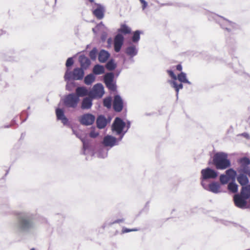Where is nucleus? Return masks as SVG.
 Wrapping results in <instances>:
<instances>
[{
    "mask_svg": "<svg viewBox=\"0 0 250 250\" xmlns=\"http://www.w3.org/2000/svg\"><path fill=\"white\" fill-rule=\"evenodd\" d=\"M17 222L14 225V229L18 233H29L34 230L35 224L34 214L27 211H17L15 213Z\"/></svg>",
    "mask_w": 250,
    "mask_h": 250,
    "instance_id": "1",
    "label": "nucleus"
},
{
    "mask_svg": "<svg viewBox=\"0 0 250 250\" xmlns=\"http://www.w3.org/2000/svg\"><path fill=\"white\" fill-rule=\"evenodd\" d=\"M213 163L217 169H225L229 167L230 161L228 159V154L225 152L216 153L213 157Z\"/></svg>",
    "mask_w": 250,
    "mask_h": 250,
    "instance_id": "2",
    "label": "nucleus"
},
{
    "mask_svg": "<svg viewBox=\"0 0 250 250\" xmlns=\"http://www.w3.org/2000/svg\"><path fill=\"white\" fill-rule=\"evenodd\" d=\"M209 20H214L218 22L223 29L229 32H232L237 28V25L223 17H221L214 13H211L208 18Z\"/></svg>",
    "mask_w": 250,
    "mask_h": 250,
    "instance_id": "3",
    "label": "nucleus"
},
{
    "mask_svg": "<svg viewBox=\"0 0 250 250\" xmlns=\"http://www.w3.org/2000/svg\"><path fill=\"white\" fill-rule=\"evenodd\" d=\"M125 128V122L120 117H116L112 123L111 130L116 135L119 136V140H122L127 132Z\"/></svg>",
    "mask_w": 250,
    "mask_h": 250,
    "instance_id": "4",
    "label": "nucleus"
},
{
    "mask_svg": "<svg viewBox=\"0 0 250 250\" xmlns=\"http://www.w3.org/2000/svg\"><path fill=\"white\" fill-rule=\"evenodd\" d=\"M218 176V172L209 167L202 169L201 171V185L207 184L209 180H214Z\"/></svg>",
    "mask_w": 250,
    "mask_h": 250,
    "instance_id": "5",
    "label": "nucleus"
},
{
    "mask_svg": "<svg viewBox=\"0 0 250 250\" xmlns=\"http://www.w3.org/2000/svg\"><path fill=\"white\" fill-rule=\"evenodd\" d=\"M79 101L80 99L74 93L65 95L62 99L63 105L67 108H76Z\"/></svg>",
    "mask_w": 250,
    "mask_h": 250,
    "instance_id": "6",
    "label": "nucleus"
},
{
    "mask_svg": "<svg viewBox=\"0 0 250 250\" xmlns=\"http://www.w3.org/2000/svg\"><path fill=\"white\" fill-rule=\"evenodd\" d=\"M84 71L82 68H76L72 72L67 69L65 73L64 79L65 81L70 80H81L83 78Z\"/></svg>",
    "mask_w": 250,
    "mask_h": 250,
    "instance_id": "7",
    "label": "nucleus"
},
{
    "mask_svg": "<svg viewBox=\"0 0 250 250\" xmlns=\"http://www.w3.org/2000/svg\"><path fill=\"white\" fill-rule=\"evenodd\" d=\"M104 82L109 90L115 91L117 90L116 82L114 80V74L113 72L106 73L104 75Z\"/></svg>",
    "mask_w": 250,
    "mask_h": 250,
    "instance_id": "8",
    "label": "nucleus"
},
{
    "mask_svg": "<svg viewBox=\"0 0 250 250\" xmlns=\"http://www.w3.org/2000/svg\"><path fill=\"white\" fill-rule=\"evenodd\" d=\"M104 94V87L101 83H98L94 85L89 92V95L94 99L101 98Z\"/></svg>",
    "mask_w": 250,
    "mask_h": 250,
    "instance_id": "9",
    "label": "nucleus"
},
{
    "mask_svg": "<svg viewBox=\"0 0 250 250\" xmlns=\"http://www.w3.org/2000/svg\"><path fill=\"white\" fill-rule=\"evenodd\" d=\"M95 116L90 113L83 114L78 118V121L83 125L89 126L95 122Z\"/></svg>",
    "mask_w": 250,
    "mask_h": 250,
    "instance_id": "10",
    "label": "nucleus"
},
{
    "mask_svg": "<svg viewBox=\"0 0 250 250\" xmlns=\"http://www.w3.org/2000/svg\"><path fill=\"white\" fill-rule=\"evenodd\" d=\"M121 140H119V137L116 138L112 135H107L104 137L102 143L104 146L112 148L115 146H118L119 142Z\"/></svg>",
    "mask_w": 250,
    "mask_h": 250,
    "instance_id": "11",
    "label": "nucleus"
},
{
    "mask_svg": "<svg viewBox=\"0 0 250 250\" xmlns=\"http://www.w3.org/2000/svg\"><path fill=\"white\" fill-rule=\"evenodd\" d=\"M247 199H245L243 196L239 194H235L233 197V200L235 205L242 209H245L250 207V205L247 201Z\"/></svg>",
    "mask_w": 250,
    "mask_h": 250,
    "instance_id": "12",
    "label": "nucleus"
},
{
    "mask_svg": "<svg viewBox=\"0 0 250 250\" xmlns=\"http://www.w3.org/2000/svg\"><path fill=\"white\" fill-rule=\"evenodd\" d=\"M202 186L204 189L213 193L217 194L221 192V186L218 182H212L209 184L203 183Z\"/></svg>",
    "mask_w": 250,
    "mask_h": 250,
    "instance_id": "13",
    "label": "nucleus"
},
{
    "mask_svg": "<svg viewBox=\"0 0 250 250\" xmlns=\"http://www.w3.org/2000/svg\"><path fill=\"white\" fill-rule=\"evenodd\" d=\"M124 107V101L119 95H116L113 101V108L116 112H121Z\"/></svg>",
    "mask_w": 250,
    "mask_h": 250,
    "instance_id": "14",
    "label": "nucleus"
},
{
    "mask_svg": "<svg viewBox=\"0 0 250 250\" xmlns=\"http://www.w3.org/2000/svg\"><path fill=\"white\" fill-rule=\"evenodd\" d=\"M110 118L107 119L104 115H100L97 117L96 121L97 127L100 129H104L110 122Z\"/></svg>",
    "mask_w": 250,
    "mask_h": 250,
    "instance_id": "15",
    "label": "nucleus"
},
{
    "mask_svg": "<svg viewBox=\"0 0 250 250\" xmlns=\"http://www.w3.org/2000/svg\"><path fill=\"white\" fill-rule=\"evenodd\" d=\"M94 5L97 7L93 11V14L98 20H102L104 17V13L105 11L104 7L101 4L94 3Z\"/></svg>",
    "mask_w": 250,
    "mask_h": 250,
    "instance_id": "16",
    "label": "nucleus"
},
{
    "mask_svg": "<svg viewBox=\"0 0 250 250\" xmlns=\"http://www.w3.org/2000/svg\"><path fill=\"white\" fill-rule=\"evenodd\" d=\"M93 98L90 95L84 97L81 102V108L83 110H89L91 109L93 105Z\"/></svg>",
    "mask_w": 250,
    "mask_h": 250,
    "instance_id": "17",
    "label": "nucleus"
},
{
    "mask_svg": "<svg viewBox=\"0 0 250 250\" xmlns=\"http://www.w3.org/2000/svg\"><path fill=\"white\" fill-rule=\"evenodd\" d=\"M124 38L123 36L120 33L116 35L114 38V47L116 52H119L123 45Z\"/></svg>",
    "mask_w": 250,
    "mask_h": 250,
    "instance_id": "18",
    "label": "nucleus"
},
{
    "mask_svg": "<svg viewBox=\"0 0 250 250\" xmlns=\"http://www.w3.org/2000/svg\"><path fill=\"white\" fill-rule=\"evenodd\" d=\"M56 114L57 120L61 121L63 125H66L68 123V120L64 115V111L60 108L56 109Z\"/></svg>",
    "mask_w": 250,
    "mask_h": 250,
    "instance_id": "19",
    "label": "nucleus"
},
{
    "mask_svg": "<svg viewBox=\"0 0 250 250\" xmlns=\"http://www.w3.org/2000/svg\"><path fill=\"white\" fill-rule=\"evenodd\" d=\"M90 90L84 86L77 87L75 90V95L80 99V97H87L89 95Z\"/></svg>",
    "mask_w": 250,
    "mask_h": 250,
    "instance_id": "20",
    "label": "nucleus"
},
{
    "mask_svg": "<svg viewBox=\"0 0 250 250\" xmlns=\"http://www.w3.org/2000/svg\"><path fill=\"white\" fill-rule=\"evenodd\" d=\"M79 61L83 69H86L91 63L90 60L83 55L79 56Z\"/></svg>",
    "mask_w": 250,
    "mask_h": 250,
    "instance_id": "21",
    "label": "nucleus"
},
{
    "mask_svg": "<svg viewBox=\"0 0 250 250\" xmlns=\"http://www.w3.org/2000/svg\"><path fill=\"white\" fill-rule=\"evenodd\" d=\"M125 52L130 57L133 58L137 54L138 49L135 45L131 44L126 48Z\"/></svg>",
    "mask_w": 250,
    "mask_h": 250,
    "instance_id": "22",
    "label": "nucleus"
},
{
    "mask_svg": "<svg viewBox=\"0 0 250 250\" xmlns=\"http://www.w3.org/2000/svg\"><path fill=\"white\" fill-rule=\"evenodd\" d=\"M110 57V54L104 49L100 50L98 54V60L100 62L104 63L106 62Z\"/></svg>",
    "mask_w": 250,
    "mask_h": 250,
    "instance_id": "23",
    "label": "nucleus"
},
{
    "mask_svg": "<svg viewBox=\"0 0 250 250\" xmlns=\"http://www.w3.org/2000/svg\"><path fill=\"white\" fill-rule=\"evenodd\" d=\"M237 181L243 187L247 186L249 183V179L246 174L243 173H240L238 176Z\"/></svg>",
    "mask_w": 250,
    "mask_h": 250,
    "instance_id": "24",
    "label": "nucleus"
},
{
    "mask_svg": "<svg viewBox=\"0 0 250 250\" xmlns=\"http://www.w3.org/2000/svg\"><path fill=\"white\" fill-rule=\"evenodd\" d=\"M240 195L243 196L245 199H248L250 197V185L242 187L240 193Z\"/></svg>",
    "mask_w": 250,
    "mask_h": 250,
    "instance_id": "25",
    "label": "nucleus"
},
{
    "mask_svg": "<svg viewBox=\"0 0 250 250\" xmlns=\"http://www.w3.org/2000/svg\"><path fill=\"white\" fill-rule=\"evenodd\" d=\"M92 72L95 75H101L104 73V68L100 64H96L93 68Z\"/></svg>",
    "mask_w": 250,
    "mask_h": 250,
    "instance_id": "26",
    "label": "nucleus"
},
{
    "mask_svg": "<svg viewBox=\"0 0 250 250\" xmlns=\"http://www.w3.org/2000/svg\"><path fill=\"white\" fill-rule=\"evenodd\" d=\"M83 143V152L82 153L83 155H86V151L90 150V144L88 140H86L85 138H83L81 140Z\"/></svg>",
    "mask_w": 250,
    "mask_h": 250,
    "instance_id": "27",
    "label": "nucleus"
},
{
    "mask_svg": "<svg viewBox=\"0 0 250 250\" xmlns=\"http://www.w3.org/2000/svg\"><path fill=\"white\" fill-rule=\"evenodd\" d=\"M178 80L179 82L187 83L190 84L191 83L187 79L186 74L184 72H181L177 76V81Z\"/></svg>",
    "mask_w": 250,
    "mask_h": 250,
    "instance_id": "28",
    "label": "nucleus"
},
{
    "mask_svg": "<svg viewBox=\"0 0 250 250\" xmlns=\"http://www.w3.org/2000/svg\"><path fill=\"white\" fill-rule=\"evenodd\" d=\"M226 175L232 181H235L237 173L235 170L232 168H229L226 171Z\"/></svg>",
    "mask_w": 250,
    "mask_h": 250,
    "instance_id": "29",
    "label": "nucleus"
},
{
    "mask_svg": "<svg viewBox=\"0 0 250 250\" xmlns=\"http://www.w3.org/2000/svg\"><path fill=\"white\" fill-rule=\"evenodd\" d=\"M95 77L93 74L90 73L86 75L84 79V83L86 85L91 84L95 81Z\"/></svg>",
    "mask_w": 250,
    "mask_h": 250,
    "instance_id": "30",
    "label": "nucleus"
},
{
    "mask_svg": "<svg viewBox=\"0 0 250 250\" xmlns=\"http://www.w3.org/2000/svg\"><path fill=\"white\" fill-rule=\"evenodd\" d=\"M108 149L105 148H100L99 149L97 156L99 158H105L107 156Z\"/></svg>",
    "mask_w": 250,
    "mask_h": 250,
    "instance_id": "31",
    "label": "nucleus"
},
{
    "mask_svg": "<svg viewBox=\"0 0 250 250\" xmlns=\"http://www.w3.org/2000/svg\"><path fill=\"white\" fill-rule=\"evenodd\" d=\"M118 32L125 34H129L131 32V29L125 24H122L121 27L118 29Z\"/></svg>",
    "mask_w": 250,
    "mask_h": 250,
    "instance_id": "32",
    "label": "nucleus"
},
{
    "mask_svg": "<svg viewBox=\"0 0 250 250\" xmlns=\"http://www.w3.org/2000/svg\"><path fill=\"white\" fill-rule=\"evenodd\" d=\"M228 187L229 190L233 193L237 192L238 191V185L235 183L234 181L230 182Z\"/></svg>",
    "mask_w": 250,
    "mask_h": 250,
    "instance_id": "33",
    "label": "nucleus"
},
{
    "mask_svg": "<svg viewBox=\"0 0 250 250\" xmlns=\"http://www.w3.org/2000/svg\"><path fill=\"white\" fill-rule=\"evenodd\" d=\"M104 106L108 109L111 107L112 105V98L111 97H107L105 98L103 100Z\"/></svg>",
    "mask_w": 250,
    "mask_h": 250,
    "instance_id": "34",
    "label": "nucleus"
},
{
    "mask_svg": "<svg viewBox=\"0 0 250 250\" xmlns=\"http://www.w3.org/2000/svg\"><path fill=\"white\" fill-rule=\"evenodd\" d=\"M141 32L139 30H136L133 32V35L132 37V41L133 42H138L140 39Z\"/></svg>",
    "mask_w": 250,
    "mask_h": 250,
    "instance_id": "35",
    "label": "nucleus"
},
{
    "mask_svg": "<svg viewBox=\"0 0 250 250\" xmlns=\"http://www.w3.org/2000/svg\"><path fill=\"white\" fill-rule=\"evenodd\" d=\"M97 52H98V50L96 48V47H94L89 52V56L92 60L94 61L96 60V59L97 58Z\"/></svg>",
    "mask_w": 250,
    "mask_h": 250,
    "instance_id": "36",
    "label": "nucleus"
},
{
    "mask_svg": "<svg viewBox=\"0 0 250 250\" xmlns=\"http://www.w3.org/2000/svg\"><path fill=\"white\" fill-rule=\"evenodd\" d=\"M105 66L108 70L111 71L114 70L116 68V65L114 63V61L113 60H111L106 63Z\"/></svg>",
    "mask_w": 250,
    "mask_h": 250,
    "instance_id": "37",
    "label": "nucleus"
},
{
    "mask_svg": "<svg viewBox=\"0 0 250 250\" xmlns=\"http://www.w3.org/2000/svg\"><path fill=\"white\" fill-rule=\"evenodd\" d=\"M238 162L240 163V166H249L250 164V159L246 157L239 159Z\"/></svg>",
    "mask_w": 250,
    "mask_h": 250,
    "instance_id": "38",
    "label": "nucleus"
},
{
    "mask_svg": "<svg viewBox=\"0 0 250 250\" xmlns=\"http://www.w3.org/2000/svg\"><path fill=\"white\" fill-rule=\"evenodd\" d=\"M249 170H250V168L248 167V166H240L238 172L247 175Z\"/></svg>",
    "mask_w": 250,
    "mask_h": 250,
    "instance_id": "39",
    "label": "nucleus"
},
{
    "mask_svg": "<svg viewBox=\"0 0 250 250\" xmlns=\"http://www.w3.org/2000/svg\"><path fill=\"white\" fill-rule=\"evenodd\" d=\"M167 82L170 85H174V86L177 87L180 89H182L183 88V85L182 84V83H178L177 80L167 81Z\"/></svg>",
    "mask_w": 250,
    "mask_h": 250,
    "instance_id": "40",
    "label": "nucleus"
},
{
    "mask_svg": "<svg viewBox=\"0 0 250 250\" xmlns=\"http://www.w3.org/2000/svg\"><path fill=\"white\" fill-rule=\"evenodd\" d=\"M230 179L226 174H221L220 176V181L223 185L227 184Z\"/></svg>",
    "mask_w": 250,
    "mask_h": 250,
    "instance_id": "41",
    "label": "nucleus"
},
{
    "mask_svg": "<svg viewBox=\"0 0 250 250\" xmlns=\"http://www.w3.org/2000/svg\"><path fill=\"white\" fill-rule=\"evenodd\" d=\"M89 135L90 137L95 138L99 136V133L95 130V128H93L90 131Z\"/></svg>",
    "mask_w": 250,
    "mask_h": 250,
    "instance_id": "42",
    "label": "nucleus"
},
{
    "mask_svg": "<svg viewBox=\"0 0 250 250\" xmlns=\"http://www.w3.org/2000/svg\"><path fill=\"white\" fill-rule=\"evenodd\" d=\"M167 73L171 77L172 80H169V81H175L177 80V76L174 73L173 71L171 70H167Z\"/></svg>",
    "mask_w": 250,
    "mask_h": 250,
    "instance_id": "43",
    "label": "nucleus"
},
{
    "mask_svg": "<svg viewBox=\"0 0 250 250\" xmlns=\"http://www.w3.org/2000/svg\"><path fill=\"white\" fill-rule=\"evenodd\" d=\"M74 63V61L72 57L68 58L66 60L65 65L68 68L71 66Z\"/></svg>",
    "mask_w": 250,
    "mask_h": 250,
    "instance_id": "44",
    "label": "nucleus"
},
{
    "mask_svg": "<svg viewBox=\"0 0 250 250\" xmlns=\"http://www.w3.org/2000/svg\"><path fill=\"white\" fill-rule=\"evenodd\" d=\"M139 229L137 228H134L132 229H129L126 228H123L122 230L123 233H127L131 231H136Z\"/></svg>",
    "mask_w": 250,
    "mask_h": 250,
    "instance_id": "45",
    "label": "nucleus"
},
{
    "mask_svg": "<svg viewBox=\"0 0 250 250\" xmlns=\"http://www.w3.org/2000/svg\"><path fill=\"white\" fill-rule=\"evenodd\" d=\"M72 133L76 136V137L80 139L81 141L84 138L82 137L81 133L77 130L72 129Z\"/></svg>",
    "mask_w": 250,
    "mask_h": 250,
    "instance_id": "46",
    "label": "nucleus"
},
{
    "mask_svg": "<svg viewBox=\"0 0 250 250\" xmlns=\"http://www.w3.org/2000/svg\"><path fill=\"white\" fill-rule=\"evenodd\" d=\"M140 1L142 4V9L144 10L148 6V3L145 0H140Z\"/></svg>",
    "mask_w": 250,
    "mask_h": 250,
    "instance_id": "47",
    "label": "nucleus"
},
{
    "mask_svg": "<svg viewBox=\"0 0 250 250\" xmlns=\"http://www.w3.org/2000/svg\"><path fill=\"white\" fill-rule=\"evenodd\" d=\"M171 85V86L172 88H174V89L175 90L176 92V98H177V99H178V94H179V90H180V89H179V88H178L177 87H176V86H174V85Z\"/></svg>",
    "mask_w": 250,
    "mask_h": 250,
    "instance_id": "48",
    "label": "nucleus"
},
{
    "mask_svg": "<svg viewBox=\"0 0 250 250\" xmlns=\"http://www.w3.org/2000/svg\"><path fill=\"white\" fill-rule=\"evenodd\" d=\"M130 126H131L130 121H127L125 123V128H126L125 130H127V131H128L129 128L130 127Z\"/></svg>",
    "mask_w": 250,
    "mask_h": 250,
    "instance_id": "49",
    "label": "nucleus"
},
{
    "mask_svg": "<svg viewBox=\"0 0 250 250\" xmlns=\"http://www.w3.org/2000/svg\"><path fill=\"white\" fill-rule=\"evenodd\" d=\"M97 27H98V28H101L102 27H103L105 29H107V28L104 26V24L103 23V22H101L100 23H99L97 25Z\"/></svg>",
    "mask_w": 250,
    "mask_h": 250,
    "instance_id": "50",
    "label": "nucleus"
},
{
    "mask_svg": "<svg viewBox=\"0 0 250 250\" xmlns=\"http://www.w3.org/2000/svg\"><path fill=\"white\" fill-rule=\"evenodd\" d=\"M72 85L73 83H67L66 85V89L68 91H71L72 89L70 88V85Z\"/></svg>",
    "mask_w": 250,
    "mask_h": 250,
    "instance_id": "51",
    "label": "nucleus"
},
{
    "mask_svg": "<svg viewBox=\"0 0 250 250\" xmlns=\"http://www.w3.org/2000/svg\"><path fill=\"white\" fill-rule=\"evenodd\" d=\"M124 221V220L123 219H117V220H115L112 224L120 223L121 222H123Z\"/></svg>",
    "mask_w": 250,
    "mask_h": 250,
    "instance_id": "52",
    "label": "nucleus"
},
{
    "mask_svg": "<svg viewBox=\"0 0 250 250\" xmlns=\"http://www.w3.org/2000/svg\"><path fill=\"white\" fill-rule=\"evenodd\" d=\"M106 37V34L105 33H103L102 35L101 38L103 41H104Z\"/></svg>",
    "mask_w": 250,
    "mask_h": 250,
    "instance_id": "53",
    "label": "nucleus"
},
{
    "mask_svg": "<svg viewBox=\"0 0 250 250\" xmlns=\"http://www.w3.org/2000/svg\"><path fill=\"white\" fill-rule=\"evenodd\" d=\"M176 69L178 71H181L182 70V66L181 64H179L176 66Z\"/></svg>",
    "mask_w": 250,
    "mask_h": 250,
    "instance_id": "54",
    "label": "nucleus"
},
{
    "mask_svg": "<svg viewBox=\"0 0 250 250\" xmlns=\"http://www.w3.org/2000/svg\"><path fill=\"white\" fill-rule=\"evenodd\" d=\"M243 135L244 136H245V137H247V138H248V136H249V135H248L247 133H243Z\"/></svg>",
    "mask_w": 250,
    "mask_h": 250,
    "instance_id": "55",
    "label": "nucleus"
},
{
    "mask_svg": "<svg viewBox=\"0 0 250 250\" xmlns=\"http://www.w3.org/2000/svg\"><path fill=\"white\" fill-rule=\"evenodd\" d=\"M1 208H9V206H4V205L2 206Z\"/></svg>",
    "mask_w": 250,
    "mask_h": 250,
    "instance_id": "56",
    "label": "nucleus"
},
{
    "mask_svg": "<svg viewBox=\"0 0 250 250\" xmlns=\"http://www.w3.org/2000/svg\"><path fill=\"white\" fill-rule=\"evenodd\" d=\"M88 1L91 3H93L94 2V0H88Z\"/></svg>",
    "mask_w": 250,
    "mask_h": 250,
    "instance_id": "57",
    "label": "nucleus"
},
{
    "mask_svg": "<svg viewBox=\"0 0 250 250\" xmlns=\"http://www.w3.org/2000/svg\"><path fill=\"white\" fill-rule=\"evenodd\" d=\"M250 177V170H249L248 173L247 174Z\"/></svg>",
    "mask_w": 250,
    "mask_h": 250,
    "instance_id": "58",
    "label": "nucleus"
},
{
    "mask_svg": "<svg viewBox=\"0 0 250 250\" xmlns=\"http://www.w3.org/2000/svg\"><path fill=\"white\" fill-rule=\"evenodd\" d=\"M235 72H236V73H239V72L238 71L236 70V69L235 70Z\"/></svg>",
    "mask_w": 250,
    "mask_h": 250,
    "instance_id": "59",
    "label": "nucleus"
},
{
    "mask_svg": "<svg viewBox=\"0 0 250 250\" xmlns=\"http://www.w3.org/2000/svg\"><path fill=\"white\" fill-rule=\"evenodd\" d=\"M7 60L10 61H12V60L11 59H7Z\"/></svg>",
    "mask_w": 250,
    "mask_h": 250,
    "instance_id": "60",
    "label": "nucleus"
},
{
    "mask_svg": "<svg viewBox=\"0 0 250 250\" xmlns=\"http://www.w3.org/2000/svg\"><path fill=\"white\" fill-rule=\"evenodd\" d=\"M92 30L94 32H95V29L94 28L92 29Z\"/></svg>",
    "mask_w": 250,
    "mask_h": 250,
    "instance_id": "61",
    "label": "nucleus"
},
{
    "mask_svg": "<svg viewBox=\"0 0 250 250\" xmlns=\"http://www.w3.org/2000/svg\"><path fill=\"white\" fill-rule=\"evenodd\" d=\"M30 250H35V249L34 248H32Z\"/></svg>",
    "mask_w": 250,
    "mask_h": 250,
    "instance_id": "62",
    "label": "nucleus"
},
{
    "mask_svg": "<svg viewBox=\"0 0 250 250\" xmlns=\"http://www.w3.org/2000/svg\"><path fill=\"white\" fill-rule=\"evenodd\" d=\"M55 2H56V1H57V0H55Z\"/></svg>",
    "mask_w": 250,
    "mask_h": 250,
    "instance_id": "63",
    "label": "nucleus"
}]
</instances>
